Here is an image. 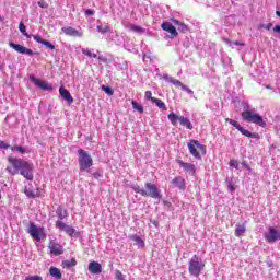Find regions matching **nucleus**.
<instances>
[{
	"label": "nucleus",
	"mask_w": 280,
	"mask_h": 280,
	"mask_svg": "<svg viewBox=\"0 0 280 280\" xmlns=\"http://www.w3.org/2000/svg\"><path fill=\"white\" fill-rule=\"evenodd\" d=\"M131 106L138 113L143 114V107L141 106V104L137 103L136 101H131Z\"/></svg>",
	"instance_id": "72a5a7b5"
},
{
	"label": "nucleus",
	"mask_w": 280,
	"mask_h": 280,
	"mask_svg": "<svg viewBox=\"0 0 280 280\" xmlns=\"http://www.w3.org/2000/svg\"><path fill=\"white\" fill-rule=\"evenodd\" d=\"M234 45H237V46H240V47H244V43H242V42H234Z\"/></svg>",
	"instance_id": "8fccbe9b"
},
{
	"label": "nucleus",
	"mask_w": 280,
	"mask_h": 280,
	"mask_svg": "<svg viewBox=\"0 0 280 280\" xmlns=\"http://www.w3.org/2000/svg\"><path fill=\"white\" fill-rule=\"evenodd\" d=\"M85 15H86V16H94V15H95V11H94V10H91V9H86V10H85Z\"/></svg>",
	"instance_id": "a18cd8bd"
},
{
	"label": "nucleus",
	"mask_w": 280,
	"mask_h": 280,
	"mask_svg": "<svg viewBox=\"0 0 280 280\" xmlns=\"http://www.w3.org/2000/svg\"><path fill=\"white\" fill-rule=\"evenodd\" d=\"M28 234H30L31 237H33V240H35L36 242H40V238H42V237H46V235H45V229H44V228H38V226H36V224H35L34 222H30Z\"/></svg>",
	"instance_id": "1a4fd4ad"
},
{
	"label": "nucleus",
	"mask_w": 280,
	"mask_h": 280,
	"mask_svg": "<svg viewBox=\"0 0 280 280\" xmlns=\"http://www.w3.org/2000/svg\"><path fill=\"white\" fill-rule=\"evenodd\" d=\"M130 27H131L132 32H137V33L143 32V27H141V26H137V25L132 24Z\"/></svg>",
	"instance_id": "4c0bfd02"
},
{
	"label": "nucleus",
	"mask_w": 280,
	"mask_h": 280,
	"mask_svg": "<svg viewBox=\"0 0 280 280\" xmlns=\"http://www.w3.org/2000/svg\"><path fill=\"white\" fill-rule=\"evenodd\" d=\"M172 23H174V25L180 26V24H182L183 22L173 19V20H172Z\"/></svg>",
	"instance_id": "de8ad7c7"
},
{
	"label": "nucleus",
	"mask_w": 280,
	"mask_h": 280,
	"mask_svg": "<svg viewBox=\"0 0 280 280\" xmlns=\"http://www.w3.org/2000/svg\"><path fill=\"white\" fill-rule=\"evenodd\" d=\"M19 30H20L21 34H23V36H25L26 38H34V35L27 34V27L25 26V24L23 22H20Z\"/></svg>",
	"instance_id": "c85d7f7f"
},
{
	"label": "nucleus",
	"mask_w": 280,
	"mask_h": 280,
	"mask_svg": "<svg viewBox=\"0 0 280 280\" xmlns=\"http://www.w3.org/2000/svg\"><path fill=\"white\" fill-rule=\"evenodd\" d=\"M152 104H155L161 110H167V105L161 98H152Z\"/></svg>",
	"instance_id": "cd10ccee"
},
{
	"label": "nucleus",
	"mask_w": 280,
	"mask_h": 280,
	"mask_svg": "<svg viewBox=\"0 0 280 280\" xmlns=\"http://www.w3.org/2000/svg\"><path fill=\"white\" fill-rule=\"evenodd\" d=\"M0 21H3V18L0 16Z\"/></svg>",
	"instance_id": "864d4df0"
},
{
	"label": "nucleus",
	"mask_w": 280,
	"mask_h": 280,
	"mask_svg": "<svg viewBox=\"0 0 280 280\" xmlns=\"http://www.w3.org/2000/svg\"><path fill=\"white\" fill-rule=\"evenodd\" d=\"M161 27L164 32H168L171 34L172 38H177L178 31H176V27L172 25L170 22H163L161 24Z\"/></svg>",
	"instance_id": "dca6fc26"
},
{
	"label": "nucleus",
	"mask_w": 280,
	"mask_h": 280,
	"mask_svg": "<svg viewBox=\"0 0 280 280\" xmlns=\"http://www.w3.org/2000/svg\"><path fill=\"white\" fill-rule=\"evenodd\" d=\"M39 8H43L44 10H47L49 8V4L45 0H40L38 2Z\"/></svg>",
	"instance_id": "ea45409f"
},
{
	"label": "nucleus",
	"mask_w": 280,
	"mask_h": 280,
	"mask_svg": "<svg viewBox=\"0 0 280 280\" xmlns=\"http://www.w3.org/2000/svg\"><path fill=\"white\" fill-rule=\"evenodd\" d=\"M62 266L63 268H73V266H78V260H75V258H72L70 260H63L62 261Z\"/></svg>",
	"instance_id": "c756f323"
},
{
	"label": "nucleus",
	"mask_w": 280,
	"mask_h": 280,
	"mask_svg": "<svg viewBox=\"0 0 280 280\" xmlns=\"http://www.w3.org/2000/svg\"><path fill=\"white\" fill-rule=\"evenodd\" d=\"M228 188H229V191H235V184H233L232 182H229Z\"/></svg>",
	"instance_id": "49530a36"
},
{
	"label": "nucleus",
	"mask_w": 280,
	"mask_h": 280,
	"mask_svg": "<svg viewBox=\"0 0 280 280\" xmlns=\"http://www.w3.org/2000/svg\"><path fill=\"white\" fill-rule=\"evenodd\" d=\"M230 167H235V170H238L240 162H237V160H231L230 161Z\"/></svg>",
	"instance_id": "58836bf2"
},
{
	"label": "nucleus",
	"mask_w": 280,
	"mask_h": 280,
	"mask_svg": "<svg viewBox=\"0 0 280 280\" xmlns=\"http://www.w3.org/2000/svg\"><path fill=\"white\" fill-rule=\"evenodd\" d=\"M57 217L59 218V221L62 222V220H65V218H67V215H69V213L67 212V210H65L61 206H59L57 208L56 211Z\"/></svg>",
	"instance_id": "bb28decb"
},
{
	"label": "nucleus",
	"mask_w": 280,
	"mask_h": 280,
	"mask_svg": "<svg viewBox=\"0 0 280 280\" xmlns=\"http://www.w3.org/2000/svg\"><path fill=\"white\" fill-rule=\"evenodd\" d=\"M130 240L136 243V246H138V248H145V241H143L141 236L133 234L130 236Z\"/></svg>",
	"instance_id": "393cba45"
},
{
	"label": "nucleus",
	"mask_w": 280,
	"mask_h": 280,
	"mask_svg": "<svg viewBox=\"0 0 280 280\" xmlns=\"http://www.w3.org/2000/svg\"><path fill=\"white\" fill-rule=\"evenodd\" d=\"M9 47L18 51V54H25L26 56H38V52H34L32 49L22 46L21 44L9 43Z\"/></svg>",
	"instance_id": "ddd939ff"
},
{
	"label": "nucleus",
	"mask_w": 280,
	"mask_h": 280,
	"mask_svg": "<svg viewBox=\"0 0 280 280\" xmlns=\"http://www.w3.org/2000/svg\"><path fill=\"white\" fill-rule=\"evenodd\" d=\"M61 32L63 34H66V36H74V37H79V38L82 36V33H80V31H78L71 26L62 27Z\"/></svg>",
	"instance_id": "aec40b11"
},
{
	"label": "nucleus",
	"mask_w": 280,
	"mask_h": 280,
	"mask_svg": "<svg viewBox=\"0 0 280 280\" xmlns=\"http://www.w3.org/2000/svg\"><path fill=\"white\" fill-rule=\"evenodd\" d=\"M276 14L279 16V19H280V11H276Z\"/></svg>",
	"instance_id": "603ef678"
},
{
	"label": "nucleus",
	"mask_w": 280,
	"mask_h": 280,
	"mask_svg": "<svg viewBox=\"0 0 280 280\" xmlns=\"http://www.w3.org/2000/svg\"><path fill=\"white\" fill-rule=\"evenodd\" d=\"M246 233V223H237L234 230L235 237H242Z\"/></svg>",
	"instance_id": "b1692460"
},
{
	"label": "nucleus",
	"mask_w": 280,
	"mask_h": 280,
	"mask_svg": "<svg viewBox=\"0 0 280 280\" xmlns=\"http://www.w3.org/2000/svg\"><path fill=\"white\" fill-rule=\"evenodd\" d=\"M223 40H224V43H226V45H230V47H231V45H233V43L229 38H223Z\"/></svg>",
	"instance_id": "09e8293b"
},
{
	"label": "nucleus",
	"mask_w": 280,
	"mask_h": 280,
	"mask_svg": "<svg viewBox=\"0 0 280 280\" xmlns=\"http://www.w3.org/2000/svg\"><path fill=\"white\" fill-rule=\"evenodd\" d=\"M225 121L228 124H230L231 126H233L234 128H236V130H238L240 133L244 135V137H248L249 139H259V133H253L246 129H244V127H242V125H240V122H237V120H233L231 118H226Z\"/></svg>",
	"instance_id": "6e6552de"
},
{
	"label": "nucleus",
	"mask_w": 280,
	"mask_h": 280,
	"mask_svg": "<svg viewBox=\"0 0 280 280\" xmlns=\"http://www.w3.org/2000/svg\"><path fill=\"white\" fill-rule=\"evenodd\" d=\"M59 94L68 104L73 103V96H71V92L69 90L65 89V86L59 88Z\"/></svg>",
	"instance_id": "6ab92c4d"
},
{
	"label": "nucleus",
	"mask_w": 280,
	"mask_h": 280,
	"mask_svg": "<svg viewBox=\"0 0 280 280\" xmlns=\"http://www.w3.org/2000/svg\"><path fill=\"white\" fill-rule=\"evenodd\" d=\"M34 167L32 166V164L25 161L24 165H22V167L20 168V174L21 176H24L26 180H34V174L32 173Z\"/></svg>",
	"instance_id": "9b49d317"
},
{
	"label": "nucleus",
	"mask_w": 280,
	"mask_h": 280,
	"mask_svg": "<svg viewBox=\"0 0 280 280\" xmlns=\"http://www.w3.org/2000/svg\"><path fill=\"white\" fill-rule=\"evenodd\" d=\"M131 189H133L136 194H139L143 198H153L154 200L163 199V195L161 194V189H159V186L151 182H147L144 184V188L140 187L139 184H136L131 186Z\"/></svg>",
	"instance_id": "f257e3e1"
},
{
	"label": "nucleus",
	"mask_w": 280,
	"mask_h": 280,
	"mask_svg": "<svg viewBox=\"0 0 280 280\" xmlns=\"http://www.w3.org/2000/svg\"><path fill=\"white\" fill-rule=\"evenodd\" d=\"M49 275L54 277V279H62V272L57 267H50Z\"/></svg>",
	"instance_id": "a878e982"
},
{
	"label": "nucleus",
	"mask_w": 280,
	"mask_h": 280,
	"mask_svg": "<svg viewBox=\"0 0 280 280\" xmlns=\"http://www.w3.org/2000/svg\"><path fill=\"white\" fill-rule=\"evenodd\" d=\"M171 84H174V86H180L182 91H185L186 93H188L189 95H194V92L191 89H189L187 85L183 84V82H180V80L178 79H172L170 81Z\"/></svg>",
	"instance_id": "412c9836"
},
{
	"label": "nucleus",
	"mask_w": 280,
	"mask_h": 280,
	"mask_svg": "<svg viewBox=\"0 0 280 280\" xmlns=\"http://www.w3.org/2000/svg\"><path fill=\"white\" fill-rule=\"evenodd\" d=\"M262 27L265 28V30H268V31H270V30H272V23H269V24H260L259 26H258V28L259 30H262Z\"/></svg>",
	"instance_id": "a19ab883"
},
{
	"label": "nucleus",
	"mask_w": 280,
	"mask_h": 280,
	"mask_svg": "<svg viewBox=\"0 0 280 280\" xmlns=\"http://www.w3.org/2000/svg\"><path fill=\"white\" fill-rule=\"evenodd\" d=\"M188 145V150L189 153L191 154V156H194V159H197L198 161H200V159H202V155L205 156V154H207V147L203 144H200V142L198 140H189V142L187 143ZM198 150H200V152H198Z\"/></svg>",
	"instance_id": "20e7f679"
},
{
	"label": "nucleus",
	"mask_w": 280,
	"mask_h": 280,
	"mask_svg": "<svg viewBox=\"0 0 280 280\" xmlns=\"http://www.w3.org/2000/svg\"><path fill=\"white\" fill-rule=\"evenodd\" d=\"M88 269L92 275H100L102 272V265L97 261H92L89 264Z\"/></svg>",
	"instance_id": "5701e85b"
},
{
	"label": "nucleus",
	"mask_w": 280,
	"mask_h": 280,
	"mask_svg": "<svg viewBox=\"0 0 280 280\" xmlns=\"http://www.w3.org/2000/svg\"><path fill=\"white\" fill-rule=\"evenodd\" d=\"M24 194L27 196V198H36V192L27 187L24 188Z\"/></svg>",
	"instance_id": "f704fd0d"
},
{
	"label": "nucleus",
	"mask_w": 280,
	"mask_h": 280,
	"mask_svg": "<svg viewBox=\"0 0 280 280\" xmlns=\"http://www.w3.org/2000/svg\"><path fill=\"white\" fill-rule=\"evenodd\" d=\"M48 248L50 250V254L55 255L56 257H58L59 255H62V253H65V248L62 247V245H60V243H57L55 241L49 242Z\"/></svg>",
	"instance_id": "4468645a"
},
{
	"label": "nucleus",
	"mask_w": 280,
	"mask_h": 280,
	"mask_svg": "<svg viewBox=\"0 0 280 280\" xmlns=\"http://www.w3.org/2000/svg\"><path fill=\"white\" fill-rule=\"evenodd\" d=\"M11 151L12 152H20V154H25L27 152V150L24 147H21V145L11 147Z\"/></svg>",
	"instance_id": "2f4dec72"
},
{
	"label": "nucleus",
	"mask_w": 280,
	"mask_h": 280,
	"mask_svg": "<svg viewBox=\"0 0 280 280\" xmlns=\"http://www.w3.org/2000/svg\"><path fill=\"white\" fill-rule=\"evenodd\" d=\"M25 280H43V277L40 276H28L25 278Z\"/></svg>",
	"instance_id": "37998d69"
},
{
	"label": "nucleus",
	"mask_w": 280,
	"mask_h": 280,
	"mask_svg": "<svg viewBox=\"0 0 280 280\" xmlns=\"http://www.w3.org/2000/svg\"><path fill=\"white\" fill-rule=\"evenodd\" d=\"M243 167H245L246 170H250V167L246 163H243Z\"/></svg>",
	"instance_id": "3c124183"
},
{
	"label": "nucleus",
	"mask_w": 280,
	"mask_h": 280,
	"mask_svg": "<svg viewBox=\"0 0 280 280\" xmlns=\"http://www.w3.org/2000/svg\"><path fill=\"white\" fill-rule=\"evenodd\" d=\"M9 148H10V144H8L4 141L0 140V149L8 150Z\"/></svg>",
	"instance_id": "79ce46f5"
},
{
	"label": "nucleus",
	"mask_w": 280,
	"mask_h": 280,
	"mask_svg": "<svg viewBox=\"0 0 280 280\" xmlns=\"http://www.w3.org/2000/svg\"><path fill=\"white\" fill-rule=\"evenodd\" d=\"M102 91H104V93H106L107 95H114L115 94V91L112 90V88L108 86V85H102Z\"/></svg>",
	"instance_id": "c9c22d12"
},
{
	"label": "nucleus",
	"mask_w": 280,
	"mask_h": 280,
	"mask_svg": "<svg viewBox=\"0 0 280 280\" xmlns=\"http://www.w3.org/2000/svg\"><path fill=\"white\" fill-rule=\"evenodd\" d=\"M33 38H34V40H36V43H40L42 45H45V47H47L48 49H51V51H54V49H56V46H54V44H51V42L43 39V37H40V35H33Z\"/></svg>",
	"instance_id": "4be33fe9"
},
{
	"label": "nucleus",
	"mask_w": 280,
	"mask_h": 280,
	"mask_svg": "<svg viewBox=\"0 0 280 280\" xmlns=\"http://www.w3.org/2000/svg\"><path fill=\"white\" fill-rule=\"evenodd\" d=\"M176 163L179 165V167H183V170L188 174H191L192 176L196 175V165L184 162L183 160H176Z\"/></svg>",
	"instance_id": "2eb2a0df"
},
{
	"label": "nucleus",
	"mask_w": 280,
	"mask_h": 280,
	"mask_svg": "<svg viewBox=\"0 0 280 280\" xmlns=\"http://www.w3.org/2000/svg\"><path fill=\"white\" fill-rule=\"evenodd\" d=\"M8 163H9V165L7 166V172L11 176H16V174H19V172H21V167H23V165L25 164V161H23L19 158L9 156Z\"/></svg>",
	"instance_id": "423d86ee"
},
{
	"label": "nucleus",
	"mask_w": 280,
	"mask_h": 280,
	"mask_svg": "<svg viewBox=\"0 0 280 280\" xmlns=\"http://www.w3.org/2000/svg\"><path fill=\"white\" fill-rule=\"evenodd\" d=\"M144 97H145V100H149L150 102H152V100H155V97L152 96V91H145Z\"/></svg>",
	"instance_id": "e433bc0d"
},
{
	"label": "nucleus",
	"mask_w": 280,
	"mask_h": 280,
	"mask_svg": "<svg viewBox=\"0 0 280 280\" xmlns=\"http://www.w3.org/2000/svg\"><path fill=\"white\" fill-rule=\"evenodd\" d=\"M96 30L100 34H108V32H110V26L109 25H105V26L97 25Z\"/></svg>",
	"instance_id": "7c9ffc66"
},
{
	"label": "nucleus",
	"mask_w": 280,
	"mask_h": 280,
	"mask_svg": "<svg viewBox=\"0 0 280 280\" xmlns=\"http://www.w3.org/2000/svg\"><path fill=\"white\" fill-rule=\"evenodd\" d=\"M30 81L35 84L38 89L42 91H54V86L51 84L47 83V81H43L40 79H36V77L31 75Z\"/></svg>",
	"instance_id": "f8f14e48"
},
{
	"label": "nucleus",
	"mask_w": 280,
	"mask_h": 280,
	"mask_svg": "<svg viewBox=\"0 0 280 280\" xmlns=\"http://www.w3.org/2000/svg\"><path fill=\"white\" fill-rule=\"evenodd\" d=\"M82 54H84V56H88V58H97V54L92 52L89 48H83Z\"/></svg>",
	"instance_id": "473e14b6"
},
{
	"label": "nucleus",
	"mask_w": 280,
	"mask_h": 280,
	"mask_svg": "<svg viewBox=\"0 0 280 280\" xmlns=\"http://www.w3.org/2000/svg\"><path fill=\"white\" fill-rule=\"evenodd\" d=\"M205 270V261L198 255H194L188 261V272L191 277H200Z\"/></svg>",
	"instance_id": "f03ea898"
},
{
	"label": "nucleus",
	"mask_w": 280,
	"mask_h": 280,
	"mask_svg": "<svg viewBox=\"0 0 280 280\" xmlns=\"http://www.w3.org/2000/svg\"><path fill=\"white\" fill-rule=\"evenodd\" d=\"M168 120L173 126H176V122L179 121L180 126H184L187 130H194V124H191V120L185 116H178L175 113H171L168 114Z\"/></svg>",
	"instance_id": "0eeeda50"
},
{
	"label": "nucleus",
	"mask_w": 280,
	"mask_h": 280,
	"mask_svg": "<svg viewBox=\"0 0 280 280\" xmlns=\"http://www.w3.org/2000/svg\"><path fill=\"white\" fill-rule=\"evenodd\" d=\"M79 154V167L81 172H86L90 167H93V158L84 149L78 150Z\"/></svg>",
	"instance_id": "39448f33"
},
{
	"label": "nucleus",
	"mask_w": 280,
	"mask_h": 280,
	"mask_svg": "<svg viewBox=\"0 0 280 280\" xmlns=\"http://www.w3.org/2000/svg\"><path fill=\"white\" fill-rule=\"evenodd\" d=\"M56 226L57 229H60V231H65V233L70 235V237L75 235V229L71 228V225L65 224L62 221H57Z\"/></svg>",
	"instance_id": "f3484780"
},
{
	"label": "nucleus",
	"mask_w": 280,
	"mask_h": 280,
	"mask_svg": "<svg viewBox=\"0 0 280 280\" xmlns=\"http://www.w3.org/2000/svg\"><path fill=\"white\" fill-rule=\"evenodd\" d=\"M178 31L185 33L187 31V25L185 23L179 24Z\"/></svg>",
	"instance_id": "c03bdc74"
},
{
	"label": "nucleus",
	"mask_w": 280,
	"mask_h": 280,
	"mask_svg": "<svg viewBox=\"0 0 280 280\" xmlns=\"http://www.w3.org/2000/svg\"><path fill=\"white\" fill-rule=\"evenodd\" d=\"M241 117L243 121L247 124H256V126H260V128H266V122L264 121V117L261 115L253 112V110H244L241 113Z\"/></svg>",
	"instance_id": "7ed1b4c3"
},
{
	"label": "nucleus",
	"mask_w": 280,
	"mask_h": 280,
	"mask_svg": "<svg viewBox=\"0 0 280 280\" xmlns=\"http://www.w3.org/2000/svg\"><path fill=\"white\" fill-rule=\"evenodd\" d=\"M265 240L268 244H275V242L280 241V229L275 226H269L268 232L265 233Z\"/></svg>",
	"instance_id": "9d476101"
},
{
	"label": "nucleus",
	"mask_w": 280,
	"mask_h": 280,
	"mask_svg": "<svg viewBox=\"0 0 280 280\" xmlns=\"http://www.w3.org/2000/svg\"><path fill=\"white\" fill-rule=\"evenodd\" d=\"M173 187H177V189H180V191H185L187 189V183L185 182V178L183 176H176L172 180Z\"/></svg>",
	"instance_id": "a211bd4d"
}]
</instances>
